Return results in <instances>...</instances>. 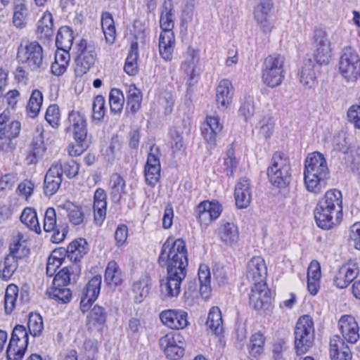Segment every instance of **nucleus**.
<instances>
[{"label":"nucleus","mask_w":360,"mask_h":360,"mask_svg":"<svg viewBox=\"0 0 360 360\" xmlns=\"http://www.w3.org/2000/svg\"><path fill=\"white\" fill-rule=\"evenodd\" d=\"M175 46L174 34H160L159 39V53L165 61H171Z\"/></svg>","instance_id":"obj_37"},{"label":"nucleus","mask_w":360,"mask_h":360,"mask_svg":"<svg viewBox=\"0 0 360 360\" xmlns=\"http://www.w3.org/2000/svg\"><path fill=\"white\" fill-rule=\"evenodd\" d=\"M107 195L102 188H97L94 196V221L98 226H101L106 217Z\"/></svg>","instance_id":"obj_30"},{"label":"nucleus","mask_w":360,"mask_h":360,"mask_svg":"<svg viewBox=\"0 0 360 360\" xmlns=\"http://www.w3.org/2000/svg\"><path fill=\"white\" fill-rule=\"evenodd\" d=\"M255 113L254 100L252 97L244 98L240 107L238 110V114L243 117L245 121L250 120Z\"/></svg>","instance_id":"obj_62"},{"label":"nucleus","mask_w":360,"mask_h":360,"mask_svg":"<svg viewBox=\"0 0 360 360\" xmlns=\"http://www.w3.org/2000/svg\"><path fill=\"white\" fill-rule=\"evenodd\" d=\"M338 72L348 83H354L360 77V57L351 47H345L338 61Z\"/></svg>","instance_id":"obj_7"},{"label":"nucleus","mask_w":360,"mask_h":360,"mask_svg":"<svg viewBox=\"0 0 360 360\" xmlns=\"http://www.w3.org/2000/svg\"><path fill=\"white\" fill-rule=\"evenodd\" d=\"M221 211V205L216 200L202 201L195 209L198 221L205 225H207L219 218Z\"/></svg>","instance_id":"obj_16"},{"label":"nucleus","mask_w":360,"mask_h":360,"mask_svg":"<svg viewBox=\"0 0 360 360\" xmlns=\"http://www.w3.org/2000/svg\"><path fill=\"white\" fill-rule=\"evenodd\" d=\"M272 8L273 2L271 0H262L254 11L255 18L265 33H270L272 29V25L268 20Z\"/></svg>","instance_id":"obj_28"},{"label":"nucleus","mask_w":360,"mask_h":360,"mask_svg":"<svg viewBox=\"0 0 360 360\" xmlns=\"http://www.w3.org/2000/svg\"><path fill=\"white\" fill-rule=\"evenodd\" d=\"M181 68L186 74L189 84L198 75L196 68L199 63V52L193 47H188Z\"/></svg>","instance_id":"obj_27"},{"label":"nucleus","mask_w":360,"mask_h":360,"mask_svg":"<svg viewBox=\"0 0 360 360\" xmlns=\"http://www.w3.org/2000/svg\"><path fill=\"white\" fill-rule=\"evenodd\" d=\"M285 60L280 54L266 56L262 65V80L270 88L280 86L285 79Z\"/></svg>","instance_id":"obj_4"},{"label":"nucleus","mask_w":360,"mask_h":360,"mask_svg":"<svg viewBox=\"0 0 360 360\" xmlns=\"http://www.w3.org/2000/svg\"><path fill=\"white\" fill-rule=\"evenodd\" d=\"M167 278L160 283L161 295L165 298L177 297L181 291V284L186 274L167 271Z\"/></svg>","instance_id":"obj_17"},{"label":"nucleus","mask_w":360,"mask_h":360,"mask_svg":"<svg viewBox=\"0 0 360 360\" xmlns=\"http://www.w3.org/2000/svg\"><path fill=\"white\" fill-rule=\"evenodd\" d=\"M30 12L25 0H15L13 6V25L18 29H22L26 27Z\"/></svg>","instance_id":"obj_32"},{"label":"nucleus","mask_w":360,"mask_h":360,"mask_svg":"<svg viewBox=\"0 0 360 360\" xmlns=\"http://www.w3.org/2000/svg\"><path fill=\"white\" fill-rule=\"evenodd\" d=\"M81 274L80 266L77 263H72L63 267L54 276L53 285L67 286L77 282Z\"/></svg>","instance_id":"obj_23"},{"label":"nucleus","mask_w":360,"mask_h":360,"mask_svg":"<svg viewBox=\"0 0 360 360\" xmlns=\"http://www.w3.org/2000/svg\"><path fill=\"white\" fill-rule=\"evenodd\" d=\"M223 124L217 115L207 116L202 128V135L207 143L215 145L217 135L222 131Z\"/></svg>","instance_id":"obj_24"},{"label":"nucleus","mask_w":360,"mask_h":360,"mask_svg":"<svg viewBox=\"0 0 360 360\" xmlns=\"http://www.w3.org/2000/svg\"><path fill=\"white\" fill-rule=\"evenodd\" d=\"M264 337L260 332L253 334L248 345L249 352L253 357L259 356L264 350Z\"/></svg>","instance_id":"obj_56"},{"label":"nucleus","mask_w":360,"mask_h":360,"mask_svg":"<svg viewBox=\"0 0 360 360\" xmlns=\"http://www.w3.org/2000/svg\"><path fill=\"white\" fill-rule=\"evenodd\" d=\"M158 262L160 266H166L167 271L186 275L188 262L185 241L168 238L162 245Z\"/></svg>","instance_id":"obj_3"},{"label":"nucleus","mask_w":360,"mask_h":360,"mask_svg":"<svg viewBox=\"0 0 360 360\" xmlns=\"http://www.w3.org/2000/svg\"><path fill=\"white\" fill-rule=\"evenodd\" d=\"M160 155L159 148L155 146H151L144 168L146 182L150 186H154L160 177Z\"/></svg>","instance_id":"obj_12"},{"label":"nucleus","mask_w":360,"mask_h":360,"mask_svg":"<svg viewBox=\"0 0 360 360\" xmlns=\"http://www.w3.org/2000/svg\"><path fill=\"white\" fill-rule=\"evenodd\" d=\"M17 58L21 63L26 64L32 70L43 68V49L37 41L20 45L18 50Z\"/></svg>","instance_id":"obj_8"},{"label":"nucleus","mask_w":360,"mask_h":360,"mask_svg":"<svg viewBox=\"0 0 360 360\" xmlns=\"http://www.w3.org/2000/svg\"><path fill=\"white\" fill-rule=\"evenodd\" d=\"M359 274V268L357 263L349 261L342 265L335 274L333 279L334 285L340 289L345 288Z\"/></svg>","instance_id":"obj_18"},{"label":"nucleus","mask_w":360,"mask_h":360,"mask_svg":"<svg viewBox=\"0 0 360 360\" xmlns=\"http://www.w3.org/2000/svg\"><path fill=\"white\" fill-rule=\"evenodd\" d=\"M18 295V287L15 284L8 285L4 296V307L6 314H11L14 309Z\"/></svg>","instance_id":"obj_55"},{"label":"nucleus","mask_w":360,"mask_h":360,"mask_svg":"<svg viewBox=\"0 0 360 360\" xmlns=\"http://www.w3.org/2000/svg\"><path fill=\"white\" fill-rule=\"evenodd\" d=\"M88 250V244L86 240L78 238L69 244L65 252L68 257L73 261V263H77L87 253Z\"/></svg>","instance_id":"obj_39"},{"label":"nucleus","mask_w":360,"mask_h":360,"mask_svg":"<svg viewBox=\"0 0 360 360\" xmlns=\"http://www.w3.org/2000/svg\"><path fill=\"white\" fill-rule=\"evenodd\" d=\"M329 354L331 360H351L349 347L339 335H333L330 339Z\"/></svg>","instance_id":"obj_26"},{"label":"nucleus","mask_w":360,"mask_h":360,"mask_svg":"<svg viewBox=\"0 0 360 360\" xmlns=\"http://www.w3.org/2000/svg\"><path fill=\"white\" fill-rule=\"evenodd\" d=\"M42 103V93L38 89L33 90L27 105V112L30 117L34 118L39 115Z\"/></svg>","instance_id":"obj_49"},{"label":"nucleus","mask_w":360,"mask_h":360,"mask_svg":"<svg viewBox=\"0 0 360 360\" xmlns=\"http://www.w3.org/2000/svg\"><path fill=\"white\" fill-rule=\"evenodd\" d=\"M159 345L168 359L178 360L184 354V338L179 333L169 332L159 339Z\"/></svg>","instance_id":"obj_10"},{"label":"nucleus","mask_w":360,"mask_h":360,"mask_svg":"<svg viewBox=\"0 0 360 360\" xmlns=\"http://www.w3.org/2000/svg\"><path fill=\"white\" fill-rule=\"evenodd\" d=\"M27 347L9 343L6 350L7 360H22Z\"/></svg>","instance_id":"obj_64"},{"label":"nucleus","mask_w":360,"mask_h":360,"mask_svg":"<svg viewBox=\"0 0 360 360\" xmlns=\"http://www.w3.org/2000/svg\"><path fill=\"white\" fill-rule=\"evenodd\" d=\"M234 198L238 209L248 207L252 201L250 181L246 177L239 179L235 186Z\"/></svg>","instance_id":"obj_21"},{"label":"nucleus","mask_w":360,"mask_h":360,"mask_svg":"<svg viewBox=\"0 0 360 360\" xmlns=\"http://www.w3.org/2000/svg\"><path fill=\"white\" fill-rule=\"evenodd\" d=\"M76 68L77 75L85 74L94 64L96 60V52L94 46L85 39H82L76 45Z\"/></svg>","instance_id":"obj_9"},{"label":"nucleus","mask_w":360,"mask_h":360,"mask_svg":"<svg viewBox=\"0 0 360 360\" xmlns=\"http://www.w3.org/2000/svg\"><path fill=\"white\" fill-rule=\"evenodd\" d=\"M342 217V195L333 188L326 192L319 199L315 210L316 224L322 229L329 230L338 226Z\"/></svg>","instance_id":"obj_1"},{"label":"nucleus","mask_w":360,"mask_h":360,"mask_svg":"<svg viewBox=\"0 0 360 360\" xmlns=\"http://www.w3.org/2000/svg\"><path fill=\"white\" fill-rule=\"evenodd\" d=\"M290 164L288 158L281 152H276L267 170V176L272 185L285 188L290 182Z\"/></svg>","instance_id":"obj_5"},{"label":"nucleus","mask_w":360,"mask_h":360,"mask_svg":"<svg viewBox=\"0 0 360 360\" xmlns=\"http://www.w3.org/2000/svg\"><path fill=\"white\" fill-rule=\"evenodd\" d=\"M109 103L112 113L120 114L122 112L124 103V97L120 89H111L109 95Z\"/></svg>","instance_id":"obj_54"},{"label":"nucleus","mask_w":360,"mask_h":360,"mask_svg":"<svg viewBox=\"0 0 360 360\" xmlns=\"http://www.w3.org/2000/svg\"><path fill=\"white\" fill-rule=\"evenodd\" d=\"M28 333L24 326L17 325L13 330L9 343L16 344L22 347H27Z\"/></svg>","instance_id":"obj_57"},{"label":"nucleus","mask_w":360,"mask_h":360,"mask_svg":"<svg viewBox=\"0 0 360 360\" xmlns=\"http://www.w3.org/2000/svg\"><path fill=\"white\" fill-rule=\"evenodd\" d=\"M53 164L59 165L61 167V176L64 173L67 177L71 179L75 177L79 172V165L74 160H70L62 164L60 162H56Z\"/></svg>","instance_id":"obj_63"},{"label":"nucleus","mask_w":360,"mask_h":360,"mask_svg":"<svg viewBox=\"0 0 360 360\" xmlns=\"http://www.w3.org/2000/svg\"><path fill=\"white\" fill-rule=\"evenodd\" d=\"M20 126L18 121H12L9 123L8 129L0 132V150H6L9 147L11 140L19 134Z\"/></svg>","instance_id":"obj_42"},{"label":"nucleus","mask_w":360,"mask_h":360,"mask_svg":"<svg viewBox=\"0 0 360 360\" xmlns=\"http://www.w3.org/2000/svg\"><path fill=\"white\" fill-rule=\"evenodd\" d=\"M198 279L200 281V292L201 296L207 299L211 292V274L209 267L205 264H201L198 269Z\"/></svg>","instance_id":"obj_44"},{"label":"nucleus","mask_w":360,"mask_h":360,"mask_svg":"<svg viewBox=\"0 0 360 360\" xmlns=\"http://www.w3.org/2000/svg\"><path fill=\"white\" fill-rule=\"evenodd\" d=\"M17 244L14 248H11V252L8 255L4 260L0 263V278L8 281L18 266V255L16 250Z\"/></svg>","instance_id":"obj_29"},{"label":"nucleus","mask_w":360,"mask_h":360,"mask_svg":"<svg viewBox=\"0 0 360 360\" xmlns=\"http://www.w3.org/2000/svg\"><path fill=\"white\" fill-rule=\"evenodd\" d=\"M70 60L69 50L57 49L55 53V61L51 65L52 73L55 75H62L67 70Z\"/></svg>","instance_id":"obj_41"},{"label":"nucleus","mask_w":360,"mask_h":360,"mask_svg":"<svg viewBox=\"0 0 360 360\" xmlns=\"http://www.w3.org/2000/svg\"><path fill=\"white\" fill-rule=\"evenodd\" d=\"M219 234L221 240L229 246L236 245L239 240L238 229L233 223L221 222Z\"/></svg>","instance_id":"obj_36"},{"label":"nucleus","mask_w":360,"mask_h":360,"mask_svg":"<svg viewBox=\"0 0 360 360\" xmlns=\"http://www.w3.org/2000/svg\"><path fill=\"white\" fill-rule=\"evenodd\" d=\"M63 207L65 209L69 221L72 224L77 226L84 222V214L81 207L68 202L64 205Z\"/></svg>","instance_id":"obj_52"},{"label":"nucleus","mask_w":360,"mask_h":360,"mask_svg":"<svg viewBox=\"0 0 360 360\" xmlns=\"http://www.w3.org/2000/svg\"><path fill=\"white\" fill-rule=\"evenodd\" d=\"M101 280L100 275L94 276L83 290L82 295L96 300L100 293Z\"/></svg>","instance_id":"obj_60"},{"label":"nucleus","mask_w":360,"mask_h":360,"mask_svg":"<svg viewBox=\"0 0 360 360\" xmlns=\"http://www.w3.org/2000/svg\"><path fill=\"white\" fill-rule=\"evenodd\" d=\"M160 34H174V14L172 0H165L160 18Z\"/></svg>","instance_id":"obj_31"},{"label":"nucleus","mask_w":360,"mask_h":360,"mask_svg":"<svg viewBox=\"0 0 360 360\" xmlns=\"http://www.w3.org/2000/svg\"><path fill=\"white\" fill-rule=\"evenodd\" d=\"M271 303V292L266 285H255L252 287L250 304L256 310L267 309Z\"/></svg>","instance_id":"obj_19"},{"label":"nucleus","mask_w":360,"mask_h":360,"mask_svg":"<svg viewBox=\"0 0 360 360\" xmlns=\"http://www.w3.org/2000/svg\"><path fill=\"white\" fill-rule=\"evenodd\" d=\"M151 286V280L148 274H145L132 283L131 290L136 303H141L148 295Z\"/></svg>","instance_id":"obj_33"},{"label":"nucleus","mask_w":360,"mask_h":360,"mask_svg":"<svg viewBox=\"0 0 360 360\" xmlns=\"http://www.w3.org/2000/svg\"><path fill=\"white\" fill-rule=\"evenodd\" d=\"M267 267L264 259L261 257H252L247 264L246 278L255 285H266Z\"/></svg>","instance_id":"obj_14"},{"label":"nucleus","mask_w":360,"mask_h":360,"mask_svg":"<svg viewBox=\"0 0 360 360\" xmlns=\"http://www.w3.org/2000/svg\"><path fill=\"white\" fill-rule=\"evenodd\" d=\"M46 294L50 298L63 304L69 302L72 299V292L66 286L53 285L47 289Z\"/></svg>","instance_id":"obj_47"},{"label":"nucleus","mask_w":360,"mask_h":360,"mask_svg":"<svg viewBox=\"0 0 360 360\" xmlns=\"http://www.w3.org/2000/svg\"><path fill=\"white\" fill-rule=\"evenodd\" d=\"M314 326L311 316L300 317L295 328V347L297 354L306 353L313 345L314 340Z\"/></svg>","instance_id":"obj_6"},{"label":"nucleus","mask_w":360,"mask_h":360,"mask_svg":"<svg viewBox=\"0 0 360 360\" xmlns=\"http://www.w3.org/2000/svg\"><path fill=\"white\" fill-rule=\"evenodd\" d=\"M27 327L29 333L32 336H40L44 329V324L41 316L39 314L31 313L28 318Z\"/></svg>","instance_id":"obj_58"},{"label":"nucleus","mask_w":360,"mask_h":360,"mask_svg":"<svg viewBox=\"0 0 360 360\" xmlns=\"http://www.w3.org/2000/svg\"><path fill=\"white\" fill-rule=\"evenodd\" d=\"M122 272L117 263L114 261H110L105 268L104 274V281L110 286L116 287L122 284Z\"/></svg>","instance_id":"obj_38"},{"label":"nucleus","mask_w":360,"mask_h":360,"mask_svg":"<svg viewBox=\"0 0 360 360\" xmlns=\"http://www.w3.org/2000/svg\"><path fill=\"white\" fill-rule=\"evenodd\" d=\"M20 221L31 231L40 233L41 230L39 224L37 212L32 207H25L20 215Z\"/></svg>","instance_id":"obj_45"},{"label":"nucleus","mask_w":360,"mask_h":360,"mask_svg":"<svg viewBox=\"0 0 360 360\" xmlns=\"http://www.w3.org/2000/svg\"><path fill=\"white\" fill-rule=\"evenodd\" d=\"M68 127L66 132L71 131L75 140L84 141L87 137V123L85 115L79 111L72 110L68 114Z\"/></svg>","instance_id":"obj_15"},{"label":"nucleus","mask_w":360,"mask_h":360,"mask_svg":"<svg viewBox=\"0 0 360 360\" xmlns=\"http://www.w3.org/2000/svg\"><path fill=\"white\" fill-rule=\"evenodd\" d=\"M126 183L118 174H112L109 182L110 196L114 203H120L126 194Z\"/></svg>","instance_id":"obj_35"},{"label":"nucleus","mask_w":360,"mask_h":360,"mask_svg":"<svg viewBox=\"0 0 360 360\" xmlns=\"http://www.w3.org/2000/svg\"><path fill=\"white\" fill-rule=\"evenodd\" d=\"M315 52L314 57L320 65H328L332 58L331 44L327 32L323 29H316L314 32Z\"/></svg>","instance_id":"obj_11"},{"label":"nucleus","mask_w":360,"mask_h":360,"mask_svg":"<svg viewBox=\"0 0 360 360\" xmlns=\"http://www.w3.org/2000/svg\"><path fill=\"white\" fill-rule=\"evenodd\" d=\"M101 26L107 43L112 44L116 37L114 20L109 12H103L101 15Z\"/></svg>","instance_id":"obj_43"},{"label":"nucleus","mask_w":360,"mask_h":360,"mask_svg":"<svg viewBox=\"0 0 360 360\" xmlns=\"http://www.w3.org/2000/svg\"><path fill=\"white\" fill-rule=\"evenodd\" d=\"M339 330L342 338L349 343L354 344L359 339V328L351 315H343L338 321Z\"/></svg>","instance_id":"obj_20"},{"label":"nucleus","mask_w":360,"mask_h":360,"mask_svg":"<svg viewBox=\"0 0 360 360\" xmlns=\"http://www.w3.org/2000/svg\"><path fill=\"white\" fill-rule=\"evenodd\" d=\"M233 87L230 80L222 79L216 88V103L220 110H226L231 103Z\"/></svg>","instance_id":"obj_25"},{"label":"nucleus","mask_w":360,"mask_h":360,"mask_svg":"<svg viewBox=\"0 0 360 360\" xmlns=\"http://www.w3.org/2000/svg\"><path fill=\"white\" fill-rule=\"evenodd\" d=\"M330 172L324 156L314 152L304 161V181L308 191L319 194L325 188Z\"/></svg>","instance_id":"obj_2"},{"label":"nucleus","mask_w":360,"mask_h":360,"mask_svg":"<svg viewBox=\"0 0 360 360\" xmlns=\"http://www.w3.org/2000/svg\"><path fill=\"white\" fill-rule=\"evenodd\" d=\"M106 312L103 307L95 305L87 316L86 326L91 331H99L106 321Z\"/></svg>","instance_id":"obj_34"},{"label":"nucleus","mask_w":360,"mask_h":360,"mask_svg":"<svg viewBox=\"0 0 360 360\" xmlns=\"http://www.w3.org/2000/svg\"><path fill=\"white\" fill-rule=\"evenodd\" d=\"M159 318L162 323L172 330H182L188 326V313L183 309H166L161 311Z\"/></svg>","instance_id":"obj_13"},{"label":"nucleus","mask_w":360,"mask_h":360,"mask_svg":"<svg viewBox=\"0 0 360 360\" xmlns=\"http://www.w3.org/2000/svg\"><path fill=\"white\" fill-rule=\"evenodd\" d=\"M62 178L61 167L59 165L52 164L44 177V194L47 196L54 195L60 186Z\"/></svg>","instance_id":"obj_22"},{"label":"nucleus","mask_w":360,"mask_h":360,"mask_svg":"<svg viewBox=\"0 0 360 360\" xmlns=\"http://www.w3.org/2000/svg\"><path fill=\"white\" fill-rule=\"evenodd\" d=\"M106 108L105 98L101 95L96 96L92 105V119L94 121L101 122L105 115Z\"/></svg>","instance_id":"obj_59"},{"label":"nucleus","mask_w":360,"mask_h":360,"mask_svg":"<svg viewBox=\"0 0 360 360\" xmlns=\"http://www.w3.org/2000/svg\"><path fill=\"white\" fill-rule=\"evenodd\" d=\"M73 40L74 37L72 29L67 26L61 27L58 31L56 45L57 49L70 50L72 46Z\"/></svg>","instance_id":"obj_46"},{"label":"nucleus","mask_w":360,"mask_h":360,"mask_svg":"<svg viewBox=\"0 0 360 360\" xmlns=\"http://www.w3.org/2000/svg\"><path fill=\"white\" fill-rule=\"evenodd\" d=\"M222 316L219 308L217 307H212L208 314L206 322L207 326L215 334H218L222 331Z\"/></svg>","instance_id":"obj_50"},{"label":"nucleus","mask_w":360,"mask_h":360,"mask_svg":"<svg viewBox=\"0 0 360 360\" xmlns=\"http://www.w3.org/2000/svg\"><path fill=\"white\" fill-rule=\"evenodd\" d=\"M138 51L136 43L132 44L126 59L124 67V72L129 75H135L138 72Z\"/></svg>","instance_id":"obj_53"},{"label":"nucleus","mask_w":360,"mask_h":360,"mask_svg":"<svg viewBox=\"0 0 360 360\" xmlns=\"http://www.w3.org/2000/svg\"><path fill=\"white\" fill-rule=\"evenodd\" d=\"M53 18L51 13H45L38 22L37 33L40 39H49L53 35Z\"/></svg>","instance_id":"obj_51"},{"label":"nucleus","mask_w":360,"mask_h":360,"mask_svg":"<svg viewBox=\"0 0 360 360\" xmlns=\"http://www.w3.org/2000/svg\"><path fill=\"white\" fill-rule=\"evenodd\" d=\"M300 82L307 88H311L316 84V73L314 70V65L311 60H309L302 68L300 72Z\"/></svg>","instance_id":"obj_48"},{"label":"nucleus","mask_w":360,"mask_h":360,"mask_svg":"<svg viewBox=\"0 0 360 360\" xmlns=\"http://www.w3.org/2000/svg\"><path fill=\"white\" fill-rule=\"evenodd\" d=\"M64 258L60 251L54 250L48 258L46 264V274L51 277L55 275L56 270L62 265Z\"/></svg>","instance_id":"obj_61"},{"label":"nucleus","mask_w":360,"mask_h":360,"mask_svg":"<svg viewBox=\"0 0 360 360\" xmlns=\"http://www.w3.org/2000/svg\"><path fill=\"white\" fill-rule=\"evenodd\" d=\"M142 93L134 84L129 86L127 91L126 112L135 114L141 106Z\"/></svg>","instance_id":"obj_40"}]
</instances>
